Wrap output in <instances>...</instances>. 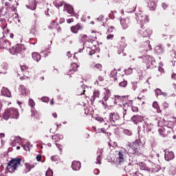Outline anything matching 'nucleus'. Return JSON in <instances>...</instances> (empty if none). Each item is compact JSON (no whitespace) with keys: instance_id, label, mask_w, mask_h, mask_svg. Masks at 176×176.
<instances>
[{"instance_id":"nucleus-1","label":"nucleus","mask_w":176,"mask_h":176,"mask_svg":"<svg viewBox=\"0 0 176 176\" xmlns=\"http://www.w3.org/2000/svg\"><path fill=\"white\" fill-rule=\"evenodd\" d=\"M128 146L129 147L128 154L130 155H137L140 156V155H142V152H144V146L140 140H137L133 143H129Z\"/></svg>"},{"instance_id":"nucleus-2","label":"nucleus","mask_w":176,"mask_h":176,"mask_svg":"<svg viewBox=\"0 0 176 176\" xmlns=\"http://www.w3.org/2000/svg\"><path fill=\"white\" fill-rule=\"evenodd\" d=\"M162 126L164 128L158 129V131L161 135H167L168 133L173 131V127L176 124V118H173L171 121L163 120Z\"/></svg>"},{"instance_id":"nucleus-3","label":"nucleus","mask_w":176,"mask_h":176,"mask_svg":"<svg viewBox=\"0 0 176 176\" xmlns=\"http://www.w3.org/2000/svg\"><path fill=\"white\" fill-rule=\"evenodd\" d=\"M2 8L0 9V13L2 16H8L9 12H16V8L10 4L6 0H2Z\"/></svg>"},{"instance_id":"nucleus-4","label":"nucleus","mask_w":176,"mask_h":176,"mask_svg":"<svg viewBox=\"0 0 176 176\" xmlns=\"http://www.w3.org/2000/svg\"><path fill=\"white\" fill-rule=\"evenodd\" d=\"M127 160V152L126 149L116 151V164H123Z\"/></svg>"},{"instance_id":"nucleus-5","label":"nucleus","mask_w":176,"mask_h":176,"mask_svg":"<svg viewBox=\"0 0 176 176\" xmlns=\"http://www.w3.org/2000/svg\"><path fill=\"white\" fill-rule=\"evenodd\" d=\"M19 167H21V159L14 158L10 160L7 165V170L9 173L16 171Z\"/></svg>"},{"instance_id":"nucleus-6","label":"nucleus","mask_w":176,"mask_h":176,"mask_svg":"<svg viewBox=\"0 0 176 176\" xmlns=\"http://www.w3.org/2000/svg\"><path fill=\"white\" fill-rule=\"evenodd\" d=\"M19 115L17 109H8L3 115V119H4V120H8V119H17Z\"/></svg>"},{"instance_id":"nucleus-7","label":"nucleus","mask_w":176,"mask_h":176,"mask_svg":"<svg viewBox=\"0 0 176 176\" xmlns=\"http://www.w3.org/2000/svg\"><path fill=\"white\" fill-rule=\"evenodd\" d=\"M94 42H96L94 40L89 39L84 44L89 56H93L96 53V45H93Z\"/></svg>"},{"instance_id":"nucleus-8","label":"nucleus","mask_w":176,"mask_h":176,"mask_svg":"<svg viewBox=\"0 0 176 176\" xmlns=\"http://www.w3.org/2000/svg\"><path fill=\"white\" fill-rule=\"evenodd\" d=\"M139 167L140 170H144L145 171H151V173H157L160 170V166L155 168V164H151V166H146L144 163H140Z\"/></svg>"},{"instance_id":"nucleus-9","label":"nucleus","mask_w":176,"mask_h":176,"mask_svg":"<svg viewBox=\"0 0 176 176\" xmlns=\"http://www.w3.org/2000/svg\"><path fill=\"white\" fill-rule=\"evenodd\" d=\"M136 20L138 23V24H141L143 25V24H145L146 23H148L149 21V19L148 18V16L145 15L144 12L140 11L136 14Z\"/></svg>"},{"instance_id":"nucleus-10","label":"nucleus","mask_w":176,"mask_h":176,"mask_svg":"<svg viewBox=\"0 0 176 176\" xmlns=\"http://www.w3.org/2000/svg\"><path fill=\"white\" fill-rule=\"evenodd\" d=\"M10 47V43L6 39L5 36L0 38V49L9 50Z\"/></svg>"},{"instance_id":"nucleus-11","label":"nucleus","mask_w":176,"mask_h":176,"mask_svg":"<svg viewBox=\"0 0 176 176\" xmlns=\"http://www.w3.org/2000/svg\"><path fill=\"white\" fill-rule=\"evenodd\" d=\"M120 98V96L116 95L114 98H109L104 105H108L109 107H113L118 104V100Z\"/></svg>"},{"instance_id":"nucleus-12","label":"nucleus","mask_w":176,"mask_h":176,"mask_svg":"<svg viewBox=\"0 0 176 176\" xmlns=\"http://www.w3.org/2000/svg\"><path fill=\"white\" fill-rule=\"evenodd\" d=\"M131 107L133 112H138V107L133 106V100H130L128 102L124 103V112L123 113L124 116L126 115V108Z\"/></svg>"},{"instance_id":"nucleus-13","label":"nucleus","mask_w":176,"mask_h":176,"mask_svg":"<svg viewBox=\"0 0 176 176\" xmlns=\"http://www.w3.org/2000/svg\"><path fill=\"white\" fill-rule=\"evenodd\" d=\"M22 46L20 44H17L12 47L11 49L10 48V53L11 54H17V53H21L22 50Z\"/></svg>"},{"instance_id":"nucleus-14","label":"nucleus","mask_w":176,"mask_h":176,"mask_svg":"<svg viewBox=\"0 0 176 176\" xmlns=\"http://www.w3.org/2000/svg\"><path fill=\"white\" fill-rule=\"evenodd\" d=\"M140 34L143 36V38H149L152 35V30L144 29L142 28Z\"/></svg>"},{"instance_id":"nucleus-15","label":"nucleus","mask_w":176,"mask_h":176,"mask_svg":"<svg viewBox=\"0 0 176 176\" xmlns=\"http://www.w3.org/2000/svg\"><path fill=\"white\" fill-rule=\"evenodd\" d=\"M104 96L102 98V104L104 105L111 98V91L106 88L104 89Z\"/></svg>"},{"instance_id":"nucleus-16","label":"nucleus","mask_w":176,"mask_h":176,"mask_svg":"<svg viewBox=\"0 0 176 176\" xmlns=\"http://www.w3.org/2000/svg\"><path fill=\"white\" fill-rule=\"evenodd\" d=\"M19 89L21 96H23L24 97L30 96V90H28L24 85H21Z\"/></svg>"},{"instance_id":"nucleus-17","label":"nucleus","mask_w":176,"mask_h":176,"mask_svg":"<svg viewBox=\"0 0 176 176\" xmlns=\"http://www.w3.org/2000/svg\"><path fill=\"white\" fill-rule=\"evenodd\" d=\"M119 119H120V117L119 114L116 113H111L109 116V122H111V123H115V122H117Z\"/></svg>"},{"instance_id":"nucleus-18","label":"nucleus","mask_w":176,"mask_h":176,"mask_svg":"<svg viewBox=\"0 0 176 176\" xmlns=\"http://www.w3.org/2000/svg\"><path fill=\"white\" fill-rule=\"evenodd\" d=\"M82 30H83V26L79 23L71 27V31L73 34H78Z\"/></svg>"},{"instance_id":"nucleus-19","label":"nucleus","mask_w":176,"mask_h":176,"mask_svg":"<svg viewBox=\"0 0 176 176\" xmlns=\"http://www.w3.org/2000/svg\"><path fill=\"white\" fill-rule=\"evenodd\" d=\"M173 159H174V153L165 151V160L166 162H170V160H173Z\"/></svg>"},{"instance_id":"nucleus-20","label":"nucleus","mask_w":176,"mask_h":176,"mask_svg":"<svg viewBox=\"0 0 176 176\" xmlns=\"http://www.w3.org/2000/svg\"><path fill=\"white\" fill-rule=\"evenodd\" d=\"M1 96H4L5 97H11L12 94H10V91L6 87H3L1 90Z\"/></svg>"},{"instance_id":"nucleus-21","label":"nucleus","mask_w":176,"mask_h":176,"mask_svg":"<svg viewBox=\"0 0 176 176\" xmlns=\"http://www.w3.org/2000/svg\"><path fill=\"white\" fill-rule=\"evenodd\" d=\"M72 168L74 171H78V170H80V163L78 161L73 162Z\"/></svg>"},{"instance_id":"nucleus-22","label":"nucleus","mask_w":176,"mask_h":176,"mask_svg":"<svg viewBox=\"0 0 176 176\" xmlns=\"http://www.w3.org/2000/svg\"><path fill=\"white\" fill-rule=\"evenodd\" d=\"M131 119L135 124H137L139 122H142V120H144V118L141 116H134Z\"/></svg>"},{"instance_id":"nucleus-23","label":"nucleus","mask_w":176,"mask_h":176,"mask_svg":"<svg viewBox=\"0 0 176 176\" xmlns=\"http://www.w3.org/2000/svg\"><path fill=\"white\" fill-rule=\"evenodd\" d=\"M120 23L122 27L124 28V30H126V28L129 27V24L130 23V19H121Z\"/></svg>"},{"instance_id":"nucleus-24","label":"nucleus","mask_w":176,"mask_h":176,"mask_svg":"<svg viewBox=\"0 0 176 176\" xmlns=\"http://www.w3.org/2000/svg\"><path fill=\"white\" fill-rule=\"evenodd\" d=\"M32 56L34 61H36V63H39V61H41V56L39 53L33 52L32 54Z\"/></svg>"},{"instance_id":"nucleus-25","label":"nucleus","mask_w":176,"mask_h":176,"mask_svg":"<svg viewBox=\"0 0 176 176\" xmlns=\"http://www.w3.org/2000/svg\"><path fill=\"white\" fill-rule=\"evenodd\" d=\"M72 69L69 70L68 75H71V74H74V72H76L78 71V65L76 63H72Z\"/></svg>"},{"instance_id":"nucleus-26","label":"nucleus","mask_w":176,"mask_h":176,"mask_svg":"<svg viewBox=\"0 0 176 176\" xmlns=\"http://www.w3.org/2000/svg\"><path fill=\"white\" fill-rule=\"evenodd\" d=\"M145 60L146 63H151L153 65H155V59L149 56H144L142 57Z\"/></svg>"},{"instance_id":"nucleus-27","label":"nucleus","mask_w":176,"mask_h":176,"mask_svg":"<svg viewBox=\"0 0 176 176\" xmlns=\"http://www.w3.org/2000/svg\"><path fill=\"white\" fill-rule=\"evenodd\" d=\"M100 93L98 90L95 89L91 96V101H95L96 98H100Z\"/></svg>"},{"instance_id":"nucleus-28","label":"nucleus","mask_w":176,"mask_h":176,"mask_svg":"<svg viewBox=\"0 0 176 176\" xmlns=\"http://www.w3.org/2000/svg\"><path fill=\"white\" fill-rule=\"evenodd\" d=\"M65 10L69 13V14H72L74 13V8L69 5H65Z\"/></svg>"},{"instance_id":"nucleus-29","label":"nucleus","mask_w":176,"mask_h":176,"mask_svg":"<svg viewBox=\"0 0 176 176\" xmlns=\"http://www.w3.org/2000/svg\"><path fill=\"white\" fill-rule=\"evenodd\" d=\"M104 126H107L102 129H99L98 130V133H107V131L105 130V129H109V121H107V122H105Z\"/></svg>"},{"instance_id":"nucleus-30","label":"nucleus","mask_w":176,"mask_h":176,"mask_svg":"<svg viewBox=\"0 0 176 176\" xmlns=\"http://www.w3.org/2000/svg\"><path fill=\"white\" fill-rule=\"evenodd\" d=\"M31 112H32V115H31L32 118H35L36 119H38L39 118V113H38V111L35 110V108L32 109Z\"/></svg>"},{"instance_id":"nucleus-31","label":"nucleus","mask_w":176,"mask_h":176,"mask_svg":"<svg viewBox=\"0 0 176 176\" xmlns=\"http://www.w3.org/2000/svg\"><path fill=\"white\" fill-rule=\"evenodd\" d=\"M155 52L157 54H162L163 53V47L162 45H157L155 48Z\"/></svg>"},{"instance_id":"nucleus-32","label":"nucleus","mask_w":176,"mask_h":176,"mask_svg":"<svg viewBox=\"0 0 176 176\" xmlns=\"http://www.w3.org/2000/svg\"><path fill=\"white\" fill-rule=\"evenodd\" d=\"M22 147L23 148V149L25 151H30V149H31L32 148V144H31V142H28L26 143V144L22 145Z\"/></svg>"},{"instance_id":"nucleus-33","label":"nucleus","mask_w":176,"mask_h":176,"mask_svg":"<svg viewBox=\"0 0 176 176\" xmlns=\"http://www.w3.org/2000/svg\"><path fill=\"white\" fill-rule=\"evenodd\" d=\"M12 141L13 144H21V138L19 136L12 138Z\"/></svg>"},{"instance_id":"nucleus-34","label":"nucleus","mask_w":176,"mask_h":176,"mask_svg":"<svg viewBox=\"0 0 176 176\" xmlns=\"http://www.w3.org/2000/svg\"><path fill=\"white\" fill-rule=\"evenodd\" d=\"M102 153V150H99V152L98 153V157L96 158V164H101V155Z\"/></svg>"},{"instance_id":"nucleus-35","label":"nucleus","mask_w":176,"mask_h":176,"mask_svg":"<svg viewBox=\"0 0 176 176\" xmlns=\"http://www.w3.org/2000/svg\"><path fill=\"white\" fill-rule=\"evenodd\" d=\"M64 138V136L63 135H55L52 136V140H54L56 142L60 141V140H63Z\"/></svg>"},{"instance_id":"nucleus-36","label":"nucleus","mask_w":176,"mask_h":176,"mask_svg":"<svg viewBox=\"0 0 176 176\" xmlns=\"http://www.w3.org/2000/svg\"><path fill=\"white\" fill-rule=\"evenodd\" d=\"M148 6L151 10H155L156 8V3L154 1H149L148 3Z\"/></svg>"},{"instance_id":"nucleus-37","label":"nucleus","mask_w":176,"mask_h":176,"mask_svg":"<svg viewBox=\"0 0 176 176\" xmlns=\"http://www.w3.org/2000/svg\"><path fill=\"white\" fill-rule=\"evenodd\" d=\"M1 67L2 68L3 71H8V69H9V65H8V63L3 62L1 64Z\"/></svg>"},{"instance_id":"nucleus-38","label":"nucleus","mask_w":176,"mask_h":176,"mask_svg":"<svg viewBox=\"0 0 176 176\" xmlns=\"http://www.w3.org/2000/svg\"><path fill=\"white\" fill-rule=\"evenodd\" d=\"M149 43H150L149 41H147L144 43L145 52L148 50H152V47H151V45Z\"/></svg>"},{"instance_id":"nucleus-39","label":"nucleus","mask_w":176,"mask_h":176,"mask_svg":"<svg viewBox=\"0 0 176 176\" xmlns=\"http://www.w3.org/2000/svg\"><path fill=\"white\" fill-rule=\"evenodd\" d=\"M100 82H104V77L102 76H98V78L95 81L94 85H100Z\"/></svg>"},{"instance_id":"nucleus-40","label":"nucleus","mask_w":176,"mask_h":176,"mask_svg":"<svg viewBox=\"0 0 176 176\" xmlns=\"http://www.w3.org/2000/svg\"><path fill=\"white\" fill-rule=\"evenodd\" d=\"M95 69H98V71H102V65L100 63L95 64L93 67Z\"/></svg>"},{"instance_id":"nucleus-41","label":"nucleus","mask_w":176,"mask_h":176,"mask_svg":"<svg viewBox=\"0 0 176 176\" xmlns=\"http://www.w3.org/2000/svg\"><path fill=\"white\" fill-rule=\"evenodd\" d=\"M26 8L28 9H30L31 10H35V9H36V3L33 1V6H26Z\"/></svg>"},{"instance_id":"nucleus-42","label":"nucleus","mask_w":176,"mask_h":176,"mask_svg":"<svg viewBox=\"0 0 176 176\" xmlns=\"http://www.w3.org/2000/svg\"><path fill=\"white\" fill-rule=\"evenodd\" d=\"M29 105L32 107V109L35 107V102L34 100L31 98L29 99Z\"/></svg>"},{"instance_id":"nucleus-43","label":"nucleus","mask_w":176,"mask_h":176,"mask_svg":"<svg viewBox=\"0 0 176 176\" xmlns=\"http://www.w3.org/2000/svg\"><path fill=\"white\" fill-rule=\"evenodd\" d=\"M46 176H53V170L50 169V168H48L45 173Z\"/></svg>"},{"instance_id":"nucleus-44","label":"nucleus","mask_w":176,"mask_h":176,"mask_svg":"<svg viewBox=\"0 0 176 176\" xmlns=\"http://www.w3.org/2000/svg\"><path fill=\"white\" fill-rule=\"evenodd\" d=\"M118 74V71L116 69H113L111 74H110V77L111 78H115L116 76V74Z\"/></svg>"},{"instance_id":"nucleus-45","label":"nucleus","mask_w":176,"mask_h":176,"mask_svg":"<svg viewBox=\"0 0 176 176\" xmlns=\"http://www.w3.org/2000/svg\"><path fill=\"white\" fill-rule=\"evenodd\" d=\"M153 108H155V109L157 110V112H160L159 111V104H157V102H154L153 103Z\"/></svg>"},{"instance_id":"nucleus-46","label":"nucleus","mask_w":176,"mask_h":176,"mask_svg":"<svg viewBox=\"0 0 176 176\" xmlns=\"http://www.w3.org/2000/svg\"><path fill=\"white\" fill-rule=\"evenodd\" d=\"M57 27V23L56 21H53L51 25L49 26V28H51V30H53V28H56Z\"/></svg>"},{"instance_id":"nucleus-47","label":"nucleus","mask_w":176,"mask_h":176,"mask_svg":"<svg viewBox=\"0 0 176 176\" xmlns=\"http://www.w3.org/2000/svg\"><path fill=\"white\" fill-rule=\"evenodd\" d=\"M119 86H120L121 87H126L127 86V81L124 80V81L120 82Z\"/></svg>"},{"instance_id":"nucleus-48","label":"nucleus","mask_w":176,"mask_h":176,"mask_svg":"<svg viewBox=\"0 0 176 176\" xmlns=\"http://www.w3.org/2000/svg\"><path fill=\"white\" fill-rule=\"evenodd\" d=\"M124 134H126V135H131L133 133L130 130L125 129L124 130Z\"/></svg>"},{"instance_id":"nucleus-49","label":"nucleus","mask_w":176,"mask_h":176,"mask_svg":"<svg viewBox=\"0 0 176 176\" xmlns=\"http://www.w3.org/2000/svg\"><path fill=\"white\" fill-rule=\"evenodd\" d=\"M26 173H30L31 171V165L30 164H25Z\"/></svg>"},{"instance_id":"nucleus-50","label":"nucleus","mask_w":176,"mask_h":176,"mask_svg":"<svg viewBox=\"0 0 176 176\" xmlns=\"http://www.w3.org/2000/svg\"><path fill=\"white\" fill-rule=\"evenodd\" d=\"M125 74H126V75H130L131 74H133V69L129 68L128 69L125 70Z\"/></svg>"},{"instance_id":"nucleus-51","label":"nucleus","mask_w":176,"mask_h":176,"mask_svg":"<svg viewBox=\"0 0 176 176\" xmlns=\"http://www.w3.org/2000/svg\"><path fill=\"white\" fill-rule=\"evenodd\" d=\"M162 90L160 89H157L155 90V94H156V96H162Z\"/></svg>"},{"instance_id":"nucleus-52","label":"nucleus","mask_w":176,"mask_h":176,"mask_svg":"<svg viewBox=\"0 0 176 176\" xmlns=\"http://www.w3.org/2000/svg\"><path fill=\"white\" fill-rule=\"evenodd\" d=\"M56 147L60 151V152H63V146L61 144H58L56 143Z\"/></svg>"},{"instance_id":"nucleus-53","label":"nucleus","mask_w":176,"mask_h":176,"mask_svg":"<svg viewBox=\"0 0 176 176\" xmlns=\"http://www.w3.org/2000/svg\"><path fill=\"white\" fill-rule=\"evenodd\" d=\"M96 20L97 21H104V15H100Z\"/></svg>"},{"instance_id":"nucleus-54","label":"nucleus","mask_w":176,"mask_h":176,"mask_svg":"<svg viewBox=\"0 0 176 176\" xmlns=\"http://www.w3.org/2000/svg\"><path fill=\"white\" fill-rule=\"evenodd\" d=\"M41 100L43 101V102H49V98H47V97H43L41 98Z\"/></svg>"},{"instance_id":"nucleus-55","label":"nucleus","mask_w":176,"mask_h":176,"mask_svg":"<svg viewBox=\"0 0 176 176\" xmlns=\"http://www.w3.org/2000/svg\"><path fill=\"white\" fill-rule=\"evenodd\" d=\"M132 86L133 90H135L137 89V82H132Z\"/></svg>"},{"instance_id":"nucleus-56","label":"nucleus","mask_w":176,"mask_h":176,"mask_svg":"<svg viewBox=\"0 0 176 176\" xmlns=\"http://www.w3.org/2000/svg\"><path fill=\"white\" fill-rule=\"evenodd\" d=\"M41 159H42V155H41V154L37 155L36 156L37 162H41Z\"/></svg>"},{"instance_id":"nucleus-57","label":"nucleus","mask_w":176,"mask_h":176,"mask_svg":"<svg viewBox=\"0 0 176 176\" xmlns=\"http://www.w3.org/2000/svg\"><path fill=\"white\" fill-rule=\"evenodd\" d=\"M162 6L163 9H167V8H168V6H167L166 3H162Z\"/></svg>"},{"instance_id":"nucleus-58","label":"nucleus","mask_w":176,"mask_h":176,"mask_svg":"<svg viewBox=\"0 0 176 176\" xmlns=\"http://www.w3.org/2000/svg\"><path fill=\"white\" fill-rule=\"evenodd\" d=\"M81 38H82L83 41H86L87 39V36L86 34H81Z\"/></svg>"},{"instance_id":"nucleus-59","label":"nucleus","mask_w":176,"mask_h":176,"mask_svg":"<svg viewBox=\"0 0 176 176\" xmlns=\"http://www.w3.org/2000/svg\"><path fill=\"white\" fill-rule=\"evenodd\" d=\"M107 39H113V34H109L107 36Z\"/></svg>"},{"instance_id":"nucleus-60","label":"nucleus","mask_w":176,"mask_h":176,"mask_svg":"<svg viewBox=\"0 0 176 176\" xmlns=\"http://www.w3.org/2000/svg\"><path fill=\"white\" fill-rule=\"evenodd\" d=\"M63 2H61V3H56L55 6L56 8H60V7L63 6Z\"/></svg>"},{"instance_id":"nucleus-61","label":"nucleus","mask_w":176,"mask_h":176,"mask_svg":"<svg viewBox=\"0 0 176 176\" xmlns=\"http://www.w3.org/2000/svg\"><path fill=\"white\" fill-rule=\"evenodd\" d=\"M51 160H52V162H57V157L56 156H52L51 157Z\"/></svg>"},{"instance_id":"nucleus-62","label":"nucleus","mask_w":176,"mask_h":176,"mask_svg":"<svg viewBox=\"0 0 176 176\" xmlns=\"http://www.w3.org/2000/svg\"><path fill=\"white\" fill-rule=\"evenodd\" d=\"M67 23L68 24H71V23H74V19H69L67 20Z\"/></svg>"},{"instance_id":"nucleus-63","label":"nucleus","mask_w":176,"mask_h":176,"mask_svg":"<svg viewBox=\"0 0 176 176\" xmlns=\"http://www.w3.org/2000/svg\"><path fill=\"white\" fill-rule=\"evenodd\" d=\"M114 28L113 26L110 27L108 30L109 32H113Z\"/></svg>"},{"instance_id":"nucleus-64","label":"nucleus","mask_w":176,"mask_h":176,"mask_svg":"<svg viewBox=\"0 0 176 176\" xmlns=\"http://www.w3.org/2000/svg\"><path fill=\"white\" fill-rule=\"evenodd\" d=\"M21 71H25V69H27V66L25 65L21 66Z\"/></svg>"}]
</instances>
